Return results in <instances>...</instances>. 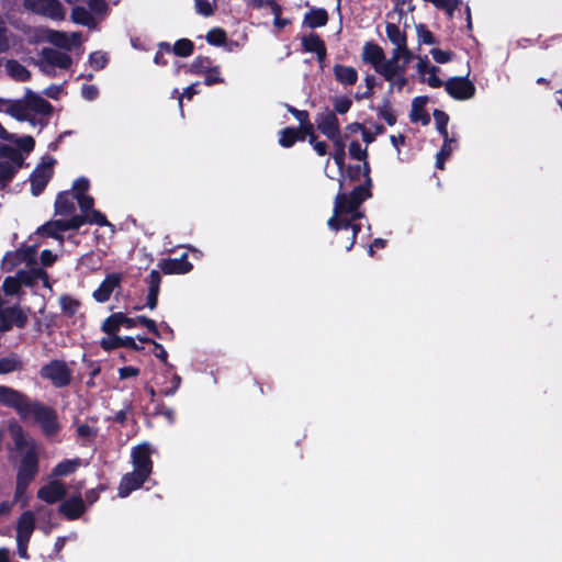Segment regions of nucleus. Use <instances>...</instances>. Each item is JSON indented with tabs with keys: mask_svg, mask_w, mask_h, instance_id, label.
Listing matches in <instances>:
<instances>
[{
	"mask_svg": "<svg viewBox=\"0 0 562 562\" xmlns=\"http://www.w3.org/2000/svg\"><path fill=\"white\" fill-rule=\"evenodd\" d=\"M38 68L47 74L55 75V69H67L71 65V58L67 53L55 48L45 47L40 53V58L35 61Z\"/></svg>",
	"mask_w": 562,
	"mask_h": 562,
	"instance_id": "0eeeda50",
	"label": "nucleus"
},
{
	"mask_svg": "<svg viewBox=\"0 0 562 562\" xmlns=\"http://www.w3.org/2000/svg\"><path fill=\"white\" fill-rule=\"evenodd\" d=\"M78 467V460H64L54 468L53 474L55 476H66L72 473Z\"/></svg>",
	"mask_w": 562,
	"mask_h": 562,
	"instance_id": "ea45409f",
	"label": "nucleus"
},
{
	"mask_svg": "<svg viewBox=\"0 0 562 562\" xmlns=\"http://www.w3.org/2000/svg\"><path fill=\"white\" fill-rule=\"evenodd\" d=\"M361 169H363L366 183L355 188L350 196L347 194H338L335 199L334 214L328 220V226L331 229L351 228V241L347 246V250L351 249L356 235L360 229V225L356 223L357 220L362 217L359 206L371 196V179L369 177L368 162L364 161L363 166L359 167V170Z\"/></svg>",
	"mask_w": 562,
	"mask_h": 562,
	"instance_id": "f257e3e1",
	"label": "nucleus"
},
{
	"mask_svg": "<svg viewBox=\"0 0 562 562\" xmlns=\"http://www.w3.org/2000/svg\"><path fill=\"white\" fill-rule=\"evenodd\" d=\"M305 23L310 27H319L327 22V12L323 9L313 10L305 15Z\"/></svg>",
	"mask_w": 562,
	"mask_h": 562,
	"instance_id": "e433bc0d",
	"label": "nucleus"
},
{
	"mask_svg": "<svg viewBox=\"0 0 562 562\" xmlns=\"http://www.w3.org/2000/svg\"><path fill=\"white\" fill-rule=\"evenodd\" d=\"M310 136V144L313 146L314 150L319 155L324 156L327 153V144L325 142H319L316 139L314 132L312 134H306Z\"/></svg>",
	"mask_w": 562,
	"mask_h": 562,
	"instance_id": "bf43d9fd",
	"label": "nucleus"
},
{
	"mask_svg": "<svg viewBox=\"0 0 562 562\" xmlns=\"http://www.w3.org/2000/svg\"><path fill=\"white\" fill-rule=\"evenodd\" d=\"M52 105L41 95L27 90L24 98L8 104L5 112L19 121L34 123V115H49Z\"/></svg>",
	"mask_w": 562,
	"mask_h": 562,
	"instance_id": "39448f33",
	"label": "nucleus"
},
{
	"mask_svg": "<svg viewBox=\"0 0 562 562\" xmlns=\"http://www.w3.org/2000/svg\"><path fill=\"white\" fill-rule=\"evenodd\" d=\"M35 528V516L32 512H24L19 520L16 526V539L30 540L33 530Z\"/></svg>",
	"mask_w": 562,
	"mask_h": 562,
	"instance_id": "b1692460",
	"label": "nucleus"
},
{
	"mask_svg": "<svg viewBox=\"0 0 562 562\" xmlns=\"http://www.w3.org/2000/svg\"><path fill=\"white\" fill-rule=\"evenodd\" d=\"M122 319L123 313H115L104 321L102 329L108 334H113L123 326Z\"/></svg>",
	"mask_w": 562,
	"mask_h": 562,
	"instance_id": "37998d69",
	"label": "nucleus"
},
{
	"mask_svg": "<svg viewBox=\"0 0 562 562\" xmlns=\"http://www.w3.org/2000/svg\"><path fill=\"white\" fill-rule=\"evenodd\" d=\"M139 370L135 367H124L119 369V375L121 379H128L138 375Z\"/></svg>",
	"mask_w": 562,
	"mask_h": 562,
	"instance_id": "0e129e2a",
	"label": "nucleus"
},
{
	"mask_svg": "<svg viewBox=\"0 0 562 562\" xmlns=\"http://www.w3.org/2000/svg\"><path fill=\"white\" fill-rule=\"evenodd\" d=\"M225 33L221 29H213L206 34V41L211 45H222L225 42Z\"/></svg>",
	"mask_w": 562,
	"mask_h": 562,
	"instance_id": "09e8293b",
	"label": "nucleus"
},
{
	"mask_svg": "<svg viewBox=\"0 0 562 562\" xmlns=\"http://www.w3.org/2000/svg\"><path fill=\"white\" fill-rule=\"evenodd\" d=\"M57 256L54 255L50 250H43L41 254V262L44 266H50L55 260Z\"/></svg>",
	"mask_w": 562,
	"mask_h": 562,
	"instance_id": "774afa93",
	"label": "nucleus"
},
{
	"mask_svg": "<svg viewBox=\"0 0 562 562\" xmlns=\"http://www.w3.org/2000/svg\"><path fill=\"white\" fill-rule=\"evenodd\" d=\"M204 82L206 86H212L223 81L218 66L212 65L210 69H207L206 72L204 74Z\"/></svg>",
	"mask_w": 562,
	"mask_h": 562,
	"instance_id": "49530a36",
	"label": "nucleus"
},
{
	"mask_svg": "<svg viewBox=\"0 0 562 562\" xmlns=\"http://www.w3.org/2000/svg\"><path fill=\"white\" fill-rule=\"evenodd\" d=\"M50 29L47 27H26L24 30V35L26 40L31 44H40L43 42H48Z\"/></svg>",
	"mask_w": 562,
	"mask_h": 562,
	"instance_id": "2f4dec72",
	"label": "nucleus"
},
{
	"mask_svg": "<svg viewBox=\"0 0 562 562\" xmlns=\"http://www.w3.org/2000/svg\"><path fill=\"white\" fill-rule=\"evenodd\" d=\"M71 20L81 25L92 26L93 25V16L90 11L85 9L83 7H75L71 11Z\"/></svg>",
	"mask_w": 562,
	"mask_h": 562,
	"instance_id": "c9c22d12",
	"label": "nucleus"
},
{
	"mask_svg": "<svg viewBox=\"0 0 562 562\" xmlns=\"http://www.w3.org/2000/svg\"><path fill=\"white\" fill-rule=\"evenodd\" d=\"M352 101L347 97L336 98L334 100V109L339 114H345L351 108Z\"/></svg>",
	"mask_w": 562,
	"mask_h": 562,
	"instance_id": "603ef678",
	"label": "nucleus"
},
{
	"mask_svg": "<svg viewBox=\"0 0 562 562\" xmlns=\"http://www.w3.org/2000/svg\"><path fill=\"white\" fill-rule=\"evenodd\" d=\"M23 8L50 20L65 19V10L59 0H23Z\"/></svg>",
	"mask_w": 562,
	"mask_h": 562,
	"instance_id": "1a4fd4ad",
	"label": "nucleus"
},
{
	"mask_svg": "<svg viewBox=\"0 0 562 562\" xmlns=\"http://www.w3.org/2000/svg\"><path fill=\"white\" fill-rule=\"evenodd\" d=\"M22 368V361L14 355L0 359V374H8L14 371H20Z\"/></svg>",
	"mask_w": 562,
	"mask_h": 562,
	"instance_id": "473e14b6",
	"label": "nucleus"
},
{
	"mask_svg": "<svg viewBox=\"0 0 562 562\" xmlns=\"http://www.w3.org/2000/svg\"><path fill=\"white\" fill-rule=\"evenodd\" d=\"M335 79L345 86H352L358 80V72L351 66L337 64L333 68Z\"/></svg>",
	"mask_w": 562,
	"mask_h": 562,
	"instance_id": "a878e982",
	"label": "nucleus"
},
{
	"mask_svg": "<svg viewBox=\"0 0 562 562\" xmlns=\"http://www.w3.org/2000/svg\"><path fill=\"white\" fill-rule=\"evenodd\" d=\"M305 135H303L300 131L295 128H284L280 132L279 143L282 147H291L297 139H304Z\"/></svg>",
	"mask_w": 562,
	"mask_h": 562,
	"instance_id": "72a5a7b5",
	"label": "nucleus"
},
{
	"mask_svg": "<svg viewBox=\"0 0 562 562\" xmlns=\"http://www.w3.org/2000/svg\"><path fill=\"white\" fill-rule=\"evenodd\" d=\"M454 147H456V139L449 138V136H447V138H445L442 148L440 149V151L437 155V160H436L437 168H439V169L443 168L445 160L451 155Z\"/></svg>",
	"mask_w": 562,
	"mask_h": 562,
	"instance_id": "4c0bfd02",
	"label": "nucleus"
},
{
	"mask_svg": "<svg viewBox=\"0 0 562 562\" xmlns=\"http://www.w3.org/2000/svg\"><path fill=\"white\" fill-rule=\"evenodd\" d=\"M122 281V274L109 273L99 288L93 292L97 302L104 303L110 300L112 293L117 289Z\"/></svg>",
	"mask_w": 562,
	"mask_h": 562,
	"instance_id": "a211bd4d",
	"label": "nucleus"
},
{
	"mask_svg": "<svg viewBox=\"0 0 562 562\" xmlns=\"http://www.w3.org/2000/svg\"><path fill=\"white\" fill-rule=\"evenodd\" d=\"M173 53L181 57H187L193 52V43L187 38L179 40L175 43Z\"/></svg>",
	"mask_w": 562,
	"mask_h": 562,
	"instance_id": "c03bdc74",
	"label": "nucleus"
},
{
	"mask_svg": "<svg viewBox=\"0 0 562 562\" xmlns=\"http://www.w3.org/2000/svg\"><path fill=\"white\" fill-rule=\"evenodd\" d=\"M15 46L13 36L8 35L5 22L0 15V52H7Z\"/></svg>",
	"mask_w": 562,
	"mask_h": 562,
	"instance_id": "a19ab883",
	"label": "nucleus"
},
{
	"mask_svg": "<svg viewBox=\"0 0 562 562\" xmlns=\"http://www.w3.org/2000/svg\"><path fill=\"white\" fill-rule=\"evenodd\" d=\"M349 155L353 159L366 160L367 158V149L362 148L358 142H351L349 145Z\"/></svg>",
	"mask_w": 562,
	"mask_h": 562,
	"instance_id": "864d4df0",
	"label": "nucleus"
},
{
	"mask_svg": "<svg viewBox=\"0 0 562 562\" xmlns=\"http://www.w3.org/2000/svg\"><path fill=\"white\" fill-rule=\"evenodd\" d=\"M378 114L381 119H383L389 125H394L396 122V116L389 105H383L378 109Z\"/></svg>",
	"mask_w": 562,
	"mask_h": 562,
	"instance_id": "13d9d810",
	"label": "nucleus"
},
{
	"mask_svg": "<svg viewBox=\"0 0 562 562\" xmlns=\"http://www.w3.org/2000/svg\"><path fill=\"white\" fill-rule=\"evenodd\" d=\"M430 54H431L434 60L438 64H447L452 59V56H453L452 52L442 50L437 47L431 48Z\"/></svg>",
	"mask_w": 562,
	"mask_h": 562,
	"instance_id": "de8ad7c7",
	"label": "nucleus"
},
{
	"mask_svg": "<svg viewBox=\"0 0 562 562\" xmlns=\"http://www.w3.org/2000/svg\"><path fill=\"white\" fill-rule=\"evenodd\" d=\"M90 11L95 14H102L106 10V3L104 0H89Z\"/></svg>",
	"mask_w": 562,
	"mask_h": 562,
	"instance_id": "680f3d73",
	"label": "nucleus"
},
{
	"mask_svg": "<svg viewBox=\"0 0 562 562\" xmlns=\"http://www.w3.org/2000/svg\"><path fill=\"white\" fill-rule=\"evenodd\" d=\"M122 323H123V326L127 329L134 328L138 325H143L155 336L159 337V331L156 326V323L153 319L147 318L145 316H137L136 318H131L123 314Z\"/></svg>",
	"mask_w": 562,
	"mask_h": 562,
	"instance_id": "c756f323",
	"label": "nucleus"
},
{
	"mask_svg": "<svg viewBox=\"0 0 562 562\" xmlns=\"http://www.w3.org/2000/svg\"><path fill=\"white\" fill-rule=\"evenodd\" d=\"M32 401L16 390L0 385V404L12 407L22 419H26V413Z\"/></svg>",
	"mask_w": 562,
	"mask_h": 562,
	"instance_id": "f8f14e48",
	"label": "nucleus"
},
{
	"mask_svg": "<svg viewBox=\"0 0 562 562\" xmlns=\"http://www.w3.org/2000/svg\"><path fill=\"white\" fill-rule=\"evenodd\" d=\"M435 119H436L438 131L440 132V134L442 135L443 138H447V136H448V131H447L448 116L443 112L437 111L435 113Z\"/></svg>",
	"mask_w": 562,
	"mask_h": 562,
	"instance_id": "4d7b16f0",
	"label": "nucleus"
},
{
	"mask_svg": "<svg viewBox=\"0 0 562 562\" xmlns=\"http://www.w3.org/2000/svg\"><path fill=\"white\" fill-rule=\"evenodd\" d=\"M26 319L24 312L18 307L0 311V331L9 330L13 325L23 327Z\"/></svg>",
	"mask_w": 562,
	"mask_h": 562,
	"instance_id": "6ab92c4d",
	"label": "nucleus"
},
{
	"mask_svg": "<svg viewBox=\"0 0 562 562\" xmlns=\"http://www.w3.org/2000/svg\"><path fill=\"white\" fill-rule=\"evenodd\" d=\"M211 66L212 61L209 58L198 57L190 65L189 71L195 75H204Z\"/></svg>",
	"mask_w": 562,
	"mask_h": 562,
	"instance_id": "a18cd8bd",
	"label": "nucleus"
},
{
	"mask_svg": "<svg viewBox=\"0 0 562 562\" xmlns=\"http://www.w3.org/2000/svg\"><path fill=\"white\" fill-rule=\"evenodd\" d=\"M385 34L387 40L394 45L392 54L396 56L398 61L403 59V63L406 65L411 60L412 54L407 48L405 32L402 31L397 25L387 23L385 25Z\"/></svg>",
	"mask_w": 562,
	"mask_h": 562,
	"instance_id": "9d476101",
	"label": "nucleus"
},
{
	"mask_svg": "<svg viewBox=\"0 0 562 562\" xmlns=\"http://www.w3.org/2000/svg\"><path fill=\"white\" fill-rule=\"evenodd\" d=\"M147 479V475L138 473L137 471L134 470L133 472L125 474L122 477L119 486V496H128L133 491L139 488Z\"/></svg>",
	"mask_w": 562,
	"mask_h": 562,
	"instance_id": "aec40b11",
	"label": "nucleus"
},
{
	"mask_svg": "<svg viewBox=\"0 0 562 562\" xmlns=\"http://www.w3.org/2000/svg\"><path fill=\"white\" fill-rule=\"evenodd\" d=\"M362 61L372 65L390 85L391 91H401L407 83L405 63H400L396 56L386 59L384 50L374 43H366L361 54Z\"/></svg>",
	"mask_w": 562,
	"mask_h": 562,
	"instance_id": "20e7f679",
	"label": "nucleus"
},
{
	"mask_svg": "<svg viewBox=\"0 0 562 562\" xmlns=\"http://www.w3.org/2000/svg\"><path fill=\"white\" fill-rule=\"evenodd\" d=\"M90 183L86 178H79L74 182L76 200L82 212V215L70 216L68 220H54L43 225L38 232L47 236L58 237V234L68 229H77L85 223L98 224L100 226L109 225L105 216L97 210H93L92 196L86 194Z\"/></svg>",
	"mask_w": 562,
	"mask_h": 562,
	"instance_id": "f03ea898",
	"label": "nucleus"
},
{
	"mask_svg": "<svg viewBox=\"0 0 562 562\" xmlns=\"http://www.w3.org/2000/svg\"><path fill=\"white\" fill-rule=\"evenodd\" d=\"M318 130L327 137H336L340 132L339 121L334 113H324L317 117Z\"/></svg>",
	"mask_w": 562,
	"mask_h": 562,
	"instance_id": "5701e85b",
	"label": "nucleus"
},
{
	"mask_svg": "<svg viewBox=\"0 0 562 562\" xmlns=\"http://www.w3.org/2000/svg\"><path fill=\"white\" fill-rule=\"evenodd\" d=\"M447 93L457 100H469L475 93V87L467 77H452L445 82Z\"/></svg>",
	"mask_w": 562,
	"mask_h": 562,
	"instance_id": "4468645a",
	"label": "nucleus"
},
{
	"mask_svg": "<svg viewBox=\"0 0 562 562\" xmlns=\"http://www.w3.org/2000/svg\"><path fill=\"white\" fill-rule=\"evenodd\" d=\"M12 144L13 145H11V146L13 148L18 149L21 155H23L22 151H24L25 154H29L33 150L35 142L32 136L18 137L15 135Z\"/></svg>",
	"mask_w": 562,
	"mask_h": 562,
	"instance_id": "79ce46f5",
	"label": "nucleus"
},
{
	"mask_svg": "<svg viewBox=\"0 0 562 562\" xmlns=\"http://www.w3.org/2000/svg\"><path fill=\"white\" fill-rule=\"evenodd\" d=\"M83 510L85 505L80 497L68 499L60 505V512L71 519L79 517Z\"/></svg>",
	"mask_w": 562,
	"mask_h": 562,
	"instance_id": "7c9ffc66",
	"label": "nucleus"
},
{
	"mask_svg": "<svg viewBox=\"0 0 562 562\" xmlns=\"http://www.w3.org/2000/svg\"><path fill=\"white\" fill-rule=\"evenodd\" d=\"M417 42L419 45H435L437 44V38L435 35L426 27V25L419 23L415 25Z\"/></svg>",
	"mask_w": 562,
	"mask_h": 562,
	"instance_id": "58836bf2",
	"label": "nucleus"
},
{
	"mask_svg": "<svg viewBox=\"0 0 562 562\" xmlns=\"http://www.w3.org/2000/svg\"><path fill=\"white\" fill-rule=\"evenodd\" d=\"M29 418H33L44 436L48 438L55 437L60 430L57 413L42 403H31L26 413V419Z\"/></svg>",
	"mask_w": 562,
	"mask_h": 562,
	"instance_id": "423d86ee",
	"label": "nucleus"
},
{
	"mask_svg": "<svg viewBox=\"0 0 562 562\" xmlns=\"http://www.w3.org/2000/svg\"><path fill=\"white\" fill-rule=\"evenodd\" d=\"M65 494L64 485L58 481H52L38 490L37 497L48 504H53L64 497Z\"/></svg>",
	"mask_w": 562,
	"mask_h": 562,
	"instance_id": "412c9836",
	"label": "nucleus"
},
{
	"mask_svg": "<svg viewBox=\"0 0 562 562\" xmlns=\"http://www.w3.org/2000/svg\"><path fill=\"white\" fill-rule=\"evenodd\" d=\"M81 41V34L79 32L67 33L50 30L48 37V43L65 50H71L72 48L80 46Z\"/></svg>",
	"mask_w": 562,
	"mask_h": 562,
	"instance_id": "f3484780",
	"label": "nucleus"
},
{
	"mask_svg": "<svg viewBox=\"0 0 562 562\" xmlns=\"http://www.w3.org/2000/svg\"><path fill=\"white\" fill-rule=\"evenodd\" d=\"M345 157H346L345 150H335V153L333 155V159L339 169V175H342V172H344Z\"/></svg>",
	"mask_w": 562,
	"mask_h": 562,
	"instance_id": "e2e57ef3",
	"label": "nucleus"
},
{
	"mask_svg": "<svg viewBox=\"0 0 562 562\" xmlns=\"http://www.w3.org/2000/svg\"><path fill=\"white\" fill-rule=\"evenodd\" d=\"M159 284H160V276L159 272L156 270H153L149 274V289L150 291H157L159 292Z\"/></svg>",
	"mask_w": 562,
	"mask_h": 562,
	"instance_id": "338daca9",
	"label": "nucleus"
},
{
	"mask_svg": "<svg viewBox=\"0 0 562 562\" xmlns=\"http://www.w3.org/2000/svg\"><path fill=\"white\" fill-rule=\"evenodd\" d=\"M60 306L65 313L74 315L79 307V303L69 296H63L60 297Z\"/></svg>",
	"mask_w": 562,
	"mask_h": 562,
	"instance_id": "8fccbe9b",
	"label": "nucleus"
},
{
	"mask_svg": "<svg viewBox=\"0 0 562 562\" xmlns=\"http://www.w3.org/2000/svg\"><path fill=\"white\" fill-rule=\"evenodd\" d=\"M159 267L166 274H183L192 269V265L187 260L186 254L180 258L162 260Z\"/></svg>",
	"mask_w": 562,
	"mask_h": 562,
	"instance_id": "4be33fe9",
	"label": "nucleus"
},
{
	"mask_svg": "<svg viewBox=\"0 0 562 562\" xmlns=\"http://www.w3.org/2000/svg\"><path fill=\"white\" fill-rule=\"evenodd\" d=\"M416 60L417 72L424 82H426L431 88H439L443 85L442 80L438 76L440 69L431 65L426 55L416 56Z\"/></svg>",
	"mask_w": 562,
	"mask_h": 562,
	"instance_id": "dca6fc26",
	"label": "nucleus"
},
{
	"mask_svg": "<svg viewBox=\"0 0 562 562\" xmlns=\"http://www.w3.org/2000/svg\"><path fill=\"white\" fill-rule=\"evenodd\" d=\"M151 453L153 449L147 442L135 447L131 453L134 471L149 476L153 470Z\"/></svg>",
	"mask_w": 562,
	"mask_h": 562,
	"instance_id": "2eb2a0df",
	"label": "nucleus"
},
{
	"mask_svg": "<svg viewBox=\"0 0 562 562\" xmlns=\"http://www.w3.org/2000/svg\"><path fill=\"white\" fill-rule=\"evenodd\" d=\"M90 64L91 66L94 68V69H102L106 63H108V57L105 56V54L101 53V52H95V53H92L90 55Z\"/></svg>",
	"mask_w": 562,
	"mask_h": 562,
	"instance_id": "5fc2aeb1",
	"label": "nucleus"
},
{
	"mask_svg": "<svg viewBox=\"0 0 562 562\" xmlns=\"http://www.w3.org/2000/svg\"><path fill=\"white\" fill-rule=\"evenodd\" d=\"M21 289V282L16 278H7L3 282V291L5 294H18Z\"/></svg>",
	"mask_w": 562,
	"mask_h": 562,
	"instance_id": "3c124183",
	"label": "nucleus"
},
{
	"mask_svg": "<svg viewBox=\"0 0 562 562\" xmlns=\"http://www.w3.org/2000/svg\"><path fill=\"white\" fill-rule=\"evenodd\" d=\"M75 191L74 188L71 189V192H63L60 193L55 202V212L56 215L60 216H74V212L76 210L74 204Z\"/></svg>",
	"mask_w": 562,
	"mask_h": 562,
	"instance_id": "393cba45",
	"label": "nucleus"
},
{
	"mask_svg": "<svg viewBox=\"0 0 562 562\" xmlns=\"http://www.w3.org/2000/svg\"><path fill=\"white\" fill-rule=\"evenodd\" d=\"M427 101V97H416L412 101L411 120L413 122H422L423 124H427L429 122V116L425 111V105Z\"/></svg>",
	"mask_w": 562,
	"mask_h": 562,
	"instance_id": "cd10ccee",
	"label": "nucleus"
},
{
	"mask_svg": "<svg viewBox=\"0 0 562 562\" xmlns=\"http://www.w3.org/2000/svg\"><path fill=\"white\" fill-rule=\"evenodd\" d=\"M303 47L306 52L315 53L317 55V59L323 61L326 57V47L323 41L314 34L304 36L302 40Z\"/></svg>",
	"mask_w": 562,
	"mask_h": 562,
	"instance_id": "bb28decb",
	"label": "nucleus"
},
{
	"mask_svg": "<svg viewBox=\"0 0 562 562\" xmlns=\"http://www.w3.org/2000/svg\"><path fill=\"white\" fill-rule=\"evenodd\" d=\"M81 94L86 100L92 101L98 95V89L94 86H83Z\"/></svg>",
	"mask_w": 562,
	"mask_h": 562,
	"instance_id": "69168bd1",
	"label": "nucleus"
},
{
	"mask_svg": "<svg viewBox=\"0 0 562 562\" xmlns=\"http://www.w3.org/2000/svg\"><path fill=\"white\" fill-rule=\"evenodd\" d=\"M196 11L204 15L210 16L213 14V1L212 0H194Z\"/></svg>",
	"mask_w": 562,
	"mask_h": 562,
	"instance_id": "6e6d98bb",
	"label": "nucleus"
},
{
	"mask_svg": "<svg viewBox=\"0 0 562 562\" xmlns=\"http://www.w3.org/2000/svg\"><path fill=\"white\" fill-rule=\"evenodd\" d=\"M55 160L52 157H44L31 176V190L38 195L46 187L53 175Z\"/></svg>",
	"mask_w": 562,
	"mask_h": 562,
	"instance_id": "ddd939ff",
	"label": "nucleus"
},
{
	"mask_svg": "<svg viewBox=\"0 0 562 562\" xmlns=\"http://www.w3.org/2000/svg\"><path fill=\"white\" fill-rule=\"evenodd\" d=\"M289 111L295 116V119L301 123V126L297 128L303 135L312 134L313 125L308 121V113L306 111L296 110L292 106L288 108Z\"/></svg>",
	"mask_w": 562,
	"mask_h": 562,
	"instance_id": "f704fd0d",
	"label": "nucleus"
},
{
	"mask_svg": "<svg viewBox=\"0 0 562 562\" xmlns=\"http://www.w3.org/2000/svg\"><path fill=\"white\" fill-rule=\"evenodd\" d=\"M5 72L16 81H26L30 79V71L19 61L8 59L4 64Z\"/></svg>",
	"mask_w": 562,
	"mask_h": 562,
	"instance_id": "c85d7f7f",
	"label": "nucleus"
},
{
	"mask_svg": "<svg viewBox=\"0 0 562 562\" xmlns=\"http://www.w3.org/2000/svg\"><path fill=\"white\" fill-rule=\"evenodd\" d=\"M122 338L117 336H109L101 340V346L105 350H112L121 347Z\"/></svg>",
	"mask_w": 562,
	"mask_h": 562,
	"instance_id": "052dcab7",
	"label": "nucleus"
},
{
	"mask_svg": "<svg viewBox=\"0 0 562 562\" xmlns=\"http://www.w3.org/2000/svg\"><path fill=\"white\" fill-rule=\"evenodd\" d=\"M9 428L15 448L23 453L18 470L14 494V498L19 501L37 473L40 449L34 439L29 437L19 424L12 423Z\"/></svg>",
	"mask_w": 562,
	"mask_h": 562,
	"instance_id": "7ed1b4c3",
	"label": "nucleus"
},
{
	"mask_svg": "<svg viewBox=\"0 0 562 562\" xmlns=\"http://www.w3.org/2000/svg\"><path fill=\"white\" fill-rule=\"evenodd\" d=\"M41 376L49 380L56 387H63L69 384L71 371L65 362L54 360L41 369Z\"/></svg>",
	"mask_w": 562,
	"mask_h": 562,
	"instance_id": "9b49d317",
	"label": "nucleus"
},
{
	"mask_svg": "<svg viewBox=\"0 0 562 562\" xmlns=\"http://www.w3.org/2000/svg\"><path fill=\"white\" fill-rule=\"evenodd\" d=\"M0 157V183L5 184L22 166L24 156L11 145H1Z\"/></svg>",
	"mask_w": 562,
	"mask_h": 562,
	"instance_id": "6e6552de",
	"label": "nucleus"
}]
</instances>
